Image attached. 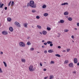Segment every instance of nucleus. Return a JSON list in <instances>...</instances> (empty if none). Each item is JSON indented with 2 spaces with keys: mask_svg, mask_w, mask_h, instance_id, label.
Wrapping results in <instances>:
<instances>
[{
  "mask_svg": "<svg viewBox=\"0 0 79 79\" xmlns=\"http://www.w3.org/2000/svg\"><path fill=\"white\" fill-rule=\"evenodd\" d=\"M19 46L20 47H24L26 46V44L24 43L21 42L19 43Z\"/></svg>",
  "mask_w": 79,
  "mask_h": 79,
  "instance_id": "f257e3e1",
  "label": "nucleus"
},
{
  "mask_svg": "<svg viewBox=\"0 0 79 79\" xmlns=\"http://www.w3.org/2000/svg\"><path fill=\"white\" fill-rule=\"evenodd\" d=\"M27 6L29 7V6H31V8H36V5H34L33 6H32L31 5V4L30 3H28L27 4Z\"/></svg>",
  "mask_w": 79,
  "mask_h": 79,
  "instance_id": "f03ea898",
  "label": "nucleus"
},
{
  "mask_svg": "<svg viewBox=\"0 0 79 79\" xmlns=\"http://www.w3.org/2000/svg\"><path fill=\"white\" fill-rule=\"evenodd\" d=\"M15 24L18 27H21V24L19 23L18 22H15Z\"/></svg>",
  "mask_w": 79,
  "mask_h": 79,
  "instance_id": "7ed1b4c3",
  "label": "nucleus"
},
{
  "mask_svg": "<svg viewBox=\"0 0 79 79\" xmlns=\"http://www.w3.org/2000/svg\"><path fill=\"white\" fill-rule=\"evenodd\" d=\"M29 70L30 71H33L34 70V69H33V66L31 65L29 67Z\"/></svg>",
  "mask_w": 79,
  "mask_h": 79,
  "instance_id": "20e7f679",
  "label": "nucleus"
},
{
  "mask_svg": "<svg viewBox=\"0 0 79 79\" xmlns=\"http://www.w3.org/2000/svg\"><path fill=\"white\" fill-rule=\"evenodd\" d=\"M69 66L70 68H74V64L73 63H71L69 64Z\"/></svg>",
  "mask_w": 79,
  "mask_h": 79,
  "instance_id": "39448f33",
  "label": "nucleus"
},
{
  "mask_svg": "<svg viewBox=\"0 0 79 79\" xmlns=\"http://www.w3.org/2000/svg\"><path fill=\"white\" fill-rule=\"evenodd\" d=\"M30 3L31 4V5L32 6H34V5H36L34 4V2L33 1H30Z\"/></svg>",
  "mask_w": 79,
  "mask_h": 79,
  "instance_id": "423d86ee",
  "label": "nucleus"
},
{
  "mask_svg": "<svg viewBox=\"0 0 79 79\" xmlns=\"http://www.w3.org/2000/svg\"><path fill=\"white\" fill-rule=\"evenodd\" d=\"M2 33L3 35H7L8 34V32L6 31H2Z\"/></svg>",
  "mask_w": 79,
  "mask_h": 79,
  "instance_id": "0eeeda50",
  "label": "nucleus"
},
{
  "mask_svg": "<svg viewBox=\"0 0 79 79\" xmlns=\"http://www.w3.org/2000/svg\"><path fill=\"white\" fill-rule=\"evenodd\" d=\"M42 33L43 35H47V32L45 30H44L42 31Z\"/></svg>",
  "mask_w": 79,
  "mask_h": 79,
  "instance_id": "6e6552de",
  "label": "nucleus"
},
{
  "mask_svg": "<svg viewBox=\"0 0 79 79\" xmlns=\"http://www.w3.org/2000/svg\"><path fill=\"white\" fill-rule=\"evenodd\" d=\"M74 63H77V59L76 58H74Z\"/></svg>",
  "mask_w": 79,
  "mask_h": 79,
  "instance_id": "1a4fd4ad",
  "label": "nucleus"
},
{
  "mask_svg": "<svg viewBox=\"0 0 79 79\" xmlns=\"http://www.w3.org/2000/svg\"><path fill=\"white\" fill-rule=\"evenodd\" d=\"M9 30L10 32H13V28L12 27H10L9 28Z\"/></svg>",
  "mask_w": 79,
  "mask_h": 79,
  "instance_id": "9d476101",
  "label": "nucleus"
},
{
  "mask_svg": "<svg viewBox=\"0 0 79 79\" xmlns=\"http://www.w3.org/2000/svg\"><path fill=\"white\" fill-rule=\"evenodd\" d=\"M64 21L63 20H60V21L58 22V23H64Z\"/></svg>",
  "mask_w": 79,
  "mask_h": 79,
  "instance_id": "9b49d317",
  "label": "nucleus"
},
{
  "mask_svg": "<svg viewBox=\"0 0 79 79\" xmlns=\"http://www.w3.org/2000/svg\"><path fill=\"white\" fill-rule=\"evenodd\" d=\"M27 25H28V24L27 23H26L24 24V26L25 27L27 28Z\"/></svg>",
  "mask_w": 79,
  "mask_h": 79,
  "instance_id": "f8f14e48",
  "label": "nucleus"
},
{
  "mask_svg": "<svg viewBox=\"0 0 79 79\" xmlns=\"http://www.w3.org/2000/svg\"><path fill=\"white\" fill-rule=\"evenodd\" d=\"M37 27L39 29H42V27L40 25H37Z\"/></svg>",
  "mask_w": 79,
  "mask_h": 79,
  "instance_id": "ddd939ff",
  "label": "nucleus"
},
{
  "mask_svg": "<svg viewBox=\"0 0 79 79\" xmlns=\"http://www.w3.org/2000/svg\"><path fill=\"white\" fill-rule=\"evenodd\" d=\"M21 60L22 62L23 63H25V62H26V59H22Z\"/></svg>",
  "mask_w": 79,
  "mask_h": 79,
  "instance_id": "4468645a",
  "label": "nucleus"
},
{
  "mask_svg": "<svg viewBox=\"0 0 79 79\" xmlns=\"http://www.w3.org/2000/svg\"><path fill=\"white\" fill-rule=\"evenodd\" d=\"M64 15H69V12H68L66 11L64 13Z\"/></svg>",
  "mask_w": 79,
  "mask_h": 79,
  "instance_id": "2eb2a0df",
  "label": "nucleus"
},
{
  "mask_svg": "<svg viewBox=\"0 0 79 79\" xmlns=\"http://www.w3.org/2000/svg\"><path fill=\"white\" fill-rule=\"evenodd\" d=\"M42 8H47V6L45 4H43L42 6Z\"/></svg>",
  "mask_w": 79,
  "mask_h": 79,
  "instance_id": "dca6fc26",
  "label": "nucleus"
},
{
  "mask_svg": "<svg viewBox=\"0 0 79 79\" xmlns=\"http://www.w3.org/2000/svg\"><path fill=\"white\" fill-rule=\"evenodd\" d=\"M48 52L49 53H52L53 52V51L52 50H49L48 51Z\"/></svg>",
  "mask_w": 79,
  "mask_h": 79,
  "instance_id": "f3484780",
  "label": "nucleus"
},
{
  "mask_svg": "<svg viewBox=\"0 0 79 79\" xmlns=\"http://www.w3.org/2000/svg\"><path fill=\"white\" fill-rule=\"evenodd\" d=\"M68 5V2H65L61 4V5Z\"/></svg>",
  "mask_w": 79,
  "mask_h": 79,
  "instance_id": "a211bd4d",
  "label": "nucleus"
},
{
  "mask_svg": "<svg viewBox=\"0 0 79 79\" xmlns=\"http://www.w3.org/2000/svg\"><path fill=\"white\" fill-rule=\"evenodd\" d=\"M68 19L69 21H71L73 20V19L71 17H69L68 18Z\"/></svg>",
  "mask_w": 79,
  "mask_h": 79,
  "instance_id": "6ab92c4d",
  "label": "nucleus"
},
{
  "mask_svg": "<svg viewBox=\"0 0 79 79\" xmlns=\"http://www.w3.org/2000/svg\"><path fill=\"white\" fill-rule=\"evenodd\" d=\"M27 45H31V43L30 42V41H28L27 43Z\"/></svg>",
  "mask_w": 79,
  "mask_h": 79,
  "instance_id": "aec40b11",
  "label": "nucleus"
},
{
  "mask_svg": "<svg viewBox=\"0 0 79 79\" xmlns=\"http://www.w3.org/2000/svg\"><path fill=\"white\" fill-rule=\"evenodd\" d=\"M48 13H45L44 14V16H48Z\"/></svg>",
  "mask_w": 79,
  "mask_h": 79,
  "instance_id": "412c9836",
  "label": "nucleus"
},
{
  "mask_svg": "<svg viewBox=\"0 0 79 79\" xmlns=\"http://www.w3.org/2000/svg\"><path fill=\"white\" fill-rule=\"evenodd\" d=\"M55 56H57L58 57H61V56L58 54H55Z\"/></svg>",
  "mask_w": 79,
  "mask_h": 79,
  "instance_id": "4be33fe9",
  "label": "nucleus"
},
{
  "mask_svg": "<svg viewBox=\"0 0 79 79\" xmlns=\"http://www.w3.org/2000/svg\"><path fill=\"white\" fill-rule=\"evenodd\" d=\"M47 43L48 44H52V41H48L47 42Z\"/></svg>",
  "mask_w": 79,
  "mask_h": 79,
  "instance_id": "5701e85b",
  "label": "nucleus"
},
{
  "mask_svg": "<svg viewBox=\"0 0 79 79\" xmlns=\"http://www.w3.org/2000/svg\"><path fill=\"white\" fill-rule=\"evenodd\" d=\"M69 62V61H68V60H66L64 61V63H65V64H68V63Z\"/></svg>",
  "mask_w": 79,
  "mask_h": 79,
  "instance_id": "b1692460",
  "label": "nucleus"
},
{
  "mask_svg": "<svg viewBox=\"0 0 79 79\" xmlns=\"http://www.w3.org/2000/svg\"><path fill=\"white\" fill-rule=\"evenodd\" d=\"M11 18H8L7 19V20L8 21H11Z\"/></svg>",
  "mask_w": 79,
  "mask_h": 79,
  "instance_id": "393cba45",
  "label": "nucleus"
},
{
  "mask_svg": "<svg viewBox=\"0 0 79 79\" xmlns=\"http://www.w3.org/2000/svg\"><path fill=\"white\" fill-rule=\"evenodd\" d=\"M64 32H68V31H69V30L68 29H66L64 30Z\"/></svg>",
  "mask_w": 79,
  "mask_h": 79,
  "instance_id": "a878e982",
  "label": "nucleus"
},
{
  "mask_svg": "<svg viewBox=\"0 0 79 79\" xmlns=\"http://www.w3.org/2000/svg\"><path fill=\"white\" fill-rule=\"evenodd\" d=\"M32 13H35L36 12V10H35V9H33L31 11Z\"/></svg>",
  "mask_w": 79,
  "mask_h": 79,
  "instance_id": "bb28decb",
  "label": "nucleus"
},
{
  "mask_svg": "<svg viewBox=\"0 0 79 79\" xmlns=\"http://www.w3.org/2000/svg\"><path fill=\"white\" fill-rule=\"evenodd\" d=\"M3 63L4 64L5 67H6V66H7V65H6V62H3Z\"/></svg>",
  "mask_w": 79,
  "mask_h": 79,
  "instance_id": "cd10ccee",
  "label": "nucleus"
},
{
  "mask_svg": "<svg viewBox=\"0 0 79 79\" xmlns=\"http://www.w3.org/2000/svg\"><path fill=\"white\" fill-rule=\"evenodd\" d=\"M47 29L48 31H50L51 28L49 27H47Z\"/></svg>",
  "mask_w": 79,
  "mask_h": 79,
  "instance_id": "c85d7f7f",
  "label": "nucleus"
},
{
  "mask_svg": "<svg viewBox=\"0 0 79 79\" xmlns=\"http://www.w3.org/2000/svg\"><path fill=\"white\" fill-rule=\"evenodd\" d=\"M53 76L52 75L50 76V78H49L50 79H53Z\"/></svg>",
  "mask_w": 79,
  "mask_h": 79,
  "instance_id": "c756f323",
  "label": "nucleus"
},
{
  "mask_svg": "<svg viewBox=\"0 0 79 79\" xmlns=\"http://www.w3.org/2000/svg\"><path fill=\"white\" fill-rule=\"evenodd\" d=\"M11 1L8 4V6H10V5L11 4Z\"/></svg>",
  "mask_w": 79,
  "mask_h": 79,
  "instance_id": "7c9ffc66",
  "label": "nucleus"
},
{
  "mask_svg": "<svg viewBox=\"0 0 79 79\" xmlns=\"http://www.w3.org/2000/svg\"><path fill=\"white\" fill-rule=\"evenodd\" d=\"M34 50V48H30V50H31V51H33V50Z\"/></svg>",
  "mask_w": 79,
  "mask_h": 79,
  "instance_id": "2f4dec72",
  "label": "nucleus"
},
{
  "mask_svg": "<svg viewBox=\"0 0 79 79\" xmlns=\"http://www.w3.org/2000/svg\"><path fill=\"white\" fill-rule=\"evenodd\" d=\"M3 5H4V4H1V5L0 8H2V7H3Z\"/></svg>",
  "mask_w": 79,
  "mask_h": 79,
  "instance_id": "473e14b6",
  "label": "nucleus"
},
{
  "mask_svg": "<svg viewBox=\"0 0 79 79\" xmlns=\"http://www.w3.org/2000/svg\"><path fill=\"white\" fill-rule=\"evenodd\" d=\"M54 61H51V62L50 64H54Z\"/></svg>",
  "mask_w": 79,
  "mask_h": 79,
  "instance_id": "72a5a7b5",
  "label": "nucleus"
},
{
  "mask_svg": "<svg viewBox=\"0 0 79 79\" xmlns=\"http://www.w3.org/2000/svg\"><path fill=\"white\" fill-rule=\"evenodd\" d=\"M70 51V49H67V52H69Z\"/></svg>",
  "mask_w": 79,
  "mask_h": 79,
  "instance_id": "f704fd0d",
  "label": "nucleus"
},
{
  "mask_svg": "<svg viewBox=\"0 0 79 79\" xmlns=\"http://www.w3.org/2000/svg\"><path fill=\"white\" fill-rule=\"evenodd\" d=\"M44 53H47V51L45 50L44 51Z\"/></svg>",
  "mask_w": 79,
  "mask_h": 79,
  "instance_id": "c9c22d12",
  "label": "nucleus"
},
{
  "mask_svg": "<svg viewBox=\"0 0 79 79\" xmlns=\"http://www.w3.org/2000/svg\"><path fill=\"white\" fill-rule=\"evenodd\" d=\"M3 72V71H2V69H1V68H0V73H2Z\"/></svg>",
  "mask_w": 79,
  "mask_h": 79,
  "instance_id": "e433bc0d",
  "label": "nucleus"
},
{
  "mask_svg": "<svg viewBox=\"0 0 79 79\" xmlns=\"http://www.w3.org/2000/svg\"><path fill=\"white\" fill-rule=\"evenodd\" d=\"M36 18L37 19H39V18H40L39 17V16H36Z\"/></svg>",
  "mask_w": 79,
  "mask_h": 79,
  "instance_id": "4c0bfd02",
  "label": "nucleus"
},
{
  "mask_svg": "<svg viewBox=\"0 0 79 79\" xmlns=\"http://www.w3.org/2000/svg\"><path fill=\"white\" fill-rule=\"evenodd\" d=\"M50 47H52V46H53V44H52V43H51L50 44Z\"/></svg>",
  "mask_w": 79,
  "mask_h": 79,
  "instance_id": "58836bf2",
  "label": "nucleus"
},
{
  "mask_svg": "<svg viewBox=\"0 0 79 79\" xmlns=\"http://www.w3.org/2000/svg\"><path fill=\"white\" fill-rule=\"evenodd\" d=\"M11 5H14V2H13V1H12Z\"/></svg>",
  "mask_w": 79,
  "mask_h": 79,
  "instance_id": "ea45409f",
  "label": "nucleus"
},
{
  "mask_svg": "<svg viewBox=\"0 0 79 79\" xmlns=\"http://www.w3.org/2000/svg\"><path fill=\"white\" fill-rule=\"evenodd\" d=\"M43 70L44 71H47V69H43Z\"/></svg>",
  "mask_w": 79,
  "mask_h": 79,
  "instance_id": "a19ab883",
  "label": "nucleus"
},
{
  "mask_svg": "<svg viewBox=\"0 0 79 79\" xmlns=\"http://www.w3.org/2000/svg\"><path fill=\"white\" fill-rule=\"evenodd\" d=\"M73 74H76V71L73 72Z\"/></svg>",
  "mask_w": 79,
  "mask_h": 79,
  "instance_id": "79ce46f5",
  "label": "nucleus"
},
{
  "mask_svg": "<svg viewBox=\"0 0 79 79\" xmlns=\"http://www.w3.org/2000/svg\"><path fill=\"white\" fill-rule=\"evenodd\" d=\"M5 10H7V7H5L4 8Z\"/></svg>",
  "mask_w": 79,
  "mask_h": 79,
  "instance_id": "37998d69",
  "label": "nucleus"
},
{
  "mask_svg": "<svg viewBox=\"0 0 79 79\" xmlns=\"http://www.w3.org/2000/svg\"><path fill=\"white\" fill-rule=\"evenodd\" d=\"M77 26L79 27V23H77Z\"/></svg>",
  "mask_w": 79,
  "mask_h": 79,
  "instance_id": "c03bdc74",
  "label": "nucleus"
},
{
  "mask_svg": "<svg viewBox=\"0 0 79 79\" xmlns=\"http://www.w3.org/2000/svg\"><path fill=\"white\" fill-rule=\"evenodd\" d=\"M40 65L41 66H42V63H40Z\"/></svg>",
  "mask_w": 79,
  "mask_h": 79,
  "instance_id": "a18cd8bd",
  "label": "nucleus"
},
{
  "mask_svg": "<svg viewBox=\"0 0 79 79\" xmlns=\"http://www.w3.org/2000/svg\"><path fill=\"white\" fill-rule=\"evenodd\" d=\"M58 48H61V46H58Z\"/></svg>",
  "mask_w": 79,
  "mask_h": 79,
  "instance_id": "49530a36",
  "label": "nucleus"
},
{
  "mask_svg": "<svg viewBox=\"0 0 79 79\" xmlns=\"http://www.w3.org/2000/svg\"><path fill=\"white\" fill-rule=\"evenodd\" d=\"M58 34H59V35H58V36H57V37H60V34H59V33H58Z\"/></svg>",
  "mask_w": 79,
  "mask_h": 79,
  "instance_id": "de8ad7c7",
  "label": "nucleus"
},
{
  "mask_svg": "<svg viewBox=\"0 0 79 79\" xmlns=\"http://www.w3.org/2000/svg\"><path fill=\"white\" fill-rule=\"evenodd\" d=\"M66 52V51L65 50H63V51H62V52Z\"/></svg>",
  "mask_w": 79,
  "mask_h": 79,
  "instance_id": "09e8293b",
  "label": "nucleus"
},
{
  "mask_svg": "<svg viewBox=\"0 0 79 79\" xmlns=\"http://www.w3.org/2000/svg\"><path fill=\"white\" fill-rule=\"evenodd\" d=\"M47 78H48V77H45L44 78V79H47Z\"/></svg>",
  "mask_w": 79,
  "mask_h": 79,
  "instance_id": "8fccbe9b",
  "label": "nucleus"
},
{
  "mask_svg": "<svg viewBox=\"0 0 79 79\" xmlns=\"http://www.w3.org/2000/svg\"><path fill=\"white\" fill-rule=\"evenodd\" d=\"M71 38H72V39H74V36H73V35H72V36H71Z\"/></svg>",
  "mask_w": 79,
  "mask_h": 79,
  "instance_id": "3c124183",
  "label": "nucleus"
},
{
  "mask_svg": "<svg viewBox=\"0 0 79 79\" xmlns=\"http://www.w3.org/2000/svg\"><path fill=\"white\" fill-rule=\"evenodd\" d=\"M3 52H0L1 55H3Z\"/></svg>",
  "mask_w": 79,
  "mask_h": 79,
  "instance_id": "603ef678",
  "label": "nucleus"
},
{
  "mask_svg": "<svg viewBox=\"0 0 79 79\" xmlns=\"http://www.w3.org/2000/svg\"><path fill=\"white\" fill-rule=\"evenodd\" d=\"M44 45H47V43H44Z\"/></svg>",
  "mask_w": 79,
  "mask_h": 79,
  "instance_id": "864d4df0",
  "label": "nucleus"
},
{
  "mask_svg": "<svg viewBox=\"0 0 79 79\" xmlns=\"http://www.w3.org/2000/svg\"><path fill=\"white\" fill-rule=\"evenodd\" d=\"M77 66H79V62L77 64Z\"/></svg>",
  "mask_w": 79,
  "mask_h": 79,
  "instance_id": "5fc2aeb1",
  "label": "nucleus"
},
{
  "mask_svg": "<svg viewBox=\"0 0 79 79\" xmlns=\"http://www.w3.org/2000/svg\"><path fill=\"white\" fill-rule=\"evenodd\" d=\"M42 48H45V46L43 45L42 46Z\"/></svg>",
  "mask_w": 79,
  "mask_h": 79,
  "instance_id": "6e6d98bb",
  "label": "nucleus"
},
{
  "mask_svg": "<svg viewBox=\"0 0 79 79\" xmlns=\"http://www.w3.org/2000/svg\"><path fill=\"white\" fill-rule=\"evenodd\" d=\"M74 29L75 30H76V31H77V28H75Z\"/></svg>",
  "mask_w": 79,
  "mask_h": 79,
  "instance_id": "4d7b16f0",
  "label": "nucleus"
},
{
  "mask_svg": "<svg viewBox=\"0 0 79 79\" xmlns=\"http://www.w3.org/2000/svg\"><path fill=\"white\" fill-rule=\"evenodd\" d=\"M40 34L42 35V32H40Z\"/></svg>",
  "mask_w": 79,
  "mask_h": 79,
  "instance_id": "13d9d810",
  "label": "nucleus"
},
{
  "mask_svg": "<svg viewBox=\"0 0 79 79\" xmlns=\"http://www.w3.org/2000/svg\"><path fill=\"white\" fill-rule=\"evenodd\" d=\"M45 42V40H42V42Z\"/></svg>",
  "mask_w": 79,
  "mask_h": 79,
  "instance_id": "bf43d9fd",
  "label": "nucleus"
},
{
  "mask_svg": "<svg viewBox=\"0 0 79 79\" xmlns=\"http://www.w3.org/2000/svg\"><path fill=\"white\" fill-rule=\"evenodd\" d=\"M30 38V37H28L27 38V39H29Z\"/></svg>",
  "mask_w": 79,
  "mask_h": 79,
  "instance_id": "052dcab7",
  "label": "nucleus"
},
{
  "mask_svg": "<svg viewBox=\"0 0 79 79\" xmlns=\"http://www.w3.org/2000/svg\"><path fill=\"white\" fill-rule=\"evenodd\" d=\"M31 27H33V28H34V27H33V26H32Z\"/></svg>",
  "mask_w": 79,
  "mask_h": 79,
  "instance_id": "680f3d73",
  "label": "nucleus"
},
{
  "mask_svg": "<svg viewBox=\"0 0 79 79\" xmlns=\"http://www.w3.org/2000/svg\"><path fill=\"white\" fill-rule=\"evenodd\" d=\"M1 5H2V4H0V6H1Z\"/></svg>",
  "mask_w": 79,
  "mask_h": 79,
  "instance_id": "e2e57ef3",
  "label": "nucleus"
},
{
  "mask_svg": "<svg viewBox=\"0 0 79 79\" xmlns=\"http://www.w3.org/2000/svg\"><path fill=\"white\" fill-rule=\"evenodd\" d=\"M0 4H2V2H0Z\"/></svg>",
  "mask_w": 79,
  "mask_h": 79,
  "instance_id": "0e129e2a",
  "label": "nucleus"
},
{
  "mask_svg": "<svg viewBox=\"0 0 79 79\" xmlns=\"http://www.w3.org/2000/svg\"><path fill=\"white\" fill-rule=\"evenodd\" d=\"M37 52V53H40V52Z\"/></svg>",
  "mask_w": 79,
  "mask_h": 79,
  "instance_id": "69168bd1",
  "label": "nucleus"
},
{
  "mask_svg": "<svg viewBox=\"0 0 79 79\" xmlns=\"http://www.w3.org/2000/svg\"><path fill=\"white\" fill-rule=\"evenodd\" d=\"M73 42H74V41H73Z\"/></svg>",
  "mask_w": 79,
  "mask_h": 79,
  "instance_id": "338daca9",
  "label": "nucleus"
},
{
  "mask_svg": "<svg viewBox=\"0 0 79 79\" xmlns=\"http://www.w3.org/2000/svg\"><path fill=\"white\" fill-rule=\"evenodd\" d=\"M22 52H23V51H22Z\"/></svg>",
  "mask_w": 79,
  "mask_h": 79,
  "instance_id": "774afa93",
  "label": "nucleus"
}]
</instances>
